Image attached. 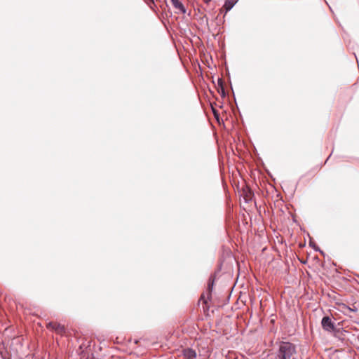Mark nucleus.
Here are the masks:
<instances>
[{
    "label": "nucleus",
    "mask_w": 359,
    "mask_h": 359,
    "mask_svg": "<svg viewBox=\"0 0 359 359\" xmlns=\"http://www.w3.org/2000/svg\"><path fill=\"white\" fill-rule=\"evenodd\" d=\"M215 285V277L211 276L208 282V286L205 293H203L201 297V300L203 301V304H208V302L212 299V292Z\"/></svg>",
    "instance_id": "f03ea898"
},
{
    "label": "nucleus",
    "mask_w": 359,
    "mask_h": 359,
    "mask_svg": "<svg viewBox=\"0 0 359 359\" xmlns=\"http://www.w3.org/2000/svg\"><path fill=\"white\" fill-rule=\"evenodd\" d=\"M212 0H203V1L207 4H208Z\"/></svg>",
    "instance_id": "2eb2a0df"
},
{
    "label": "nucleus",
    "mask_w": 359,
    "mask_h": 359,
    "mask_svg": "<svg viewBox=\"0 0 359 359\" xmlns=\"http://www.w3.org/2000/svg\"><path fill=\"white\" fill-rule=\"evenodd\" d=\"M238 0H225L224 4V9L225 10V13L230 11L231 8L235 6V4L238 2Z\"/></svg>",
    "instance_id": "0eeeda50"
},
{
    "label": "nucleus",
    "mask_w": 359,
    "mask_h": 359,
    "mask_svg": "<svg viewBox=\"0 0 359 359\" xmlns=\"http://www.w3.org/2000/svg\"><path fill=\"white\" fill-rule=\"evenodd\" d=\"M47 328L55 331L57 334H64L66 332L65 327L60 323L49 322L47 324Z\"/></svg>",
    "instance_id": "20e7f679"
},
{
    "label": "nucleus",
    "mask_w": 359,
    "mask_h": 359,
    "mask_svg": "<svg viewBox=\"0 0 359 359\" xmlns=\"http://www.w3.org/2000/svg\"><path fill=\"white\" fill-rule=\"evenodd\" d=\"M182 355L184 359H194L196 358L197 354L195 350L191 348L183 349Z\"/></svg>",
    "instance_id": "39448f33"
},
{
    "label": "nucleus",
    "mask_w": 359,
    "mask_h": 359,
    "mask_svg": "<svg viewBox=\"0 0 359 359\" xmlns=\"http://www.w3.org/2000/svg\"><path fill=\"white\" fill-rule=\"evenodd\" d=\"M331 154L328 156V158L326 159L325 163L328 161L329 158H330Z\"/></svg>",
    "instance_id": "dca6fc26"
},
{
    "label": "nucleus",
    "mask_w": 359,
    "mask_h": 359,
    "mask_svg": "<svg viewBox=\"0 0 359 359\" xmlns=\"http://www.w3.org/2000/svg\"><path fill=\"white\" fill-rule=\"evenodd\" d=\"M321 326L325 331L331 332L334 330L335 325L330 316H325L321 320Z\"/></svg>",
    "instance_id": "7ed1b4c3"
},
{
    "label": "nucleus",
    "mask_w": 359,
    "mask_h": 359,
    "mask_svg": "<svg viewBox=\"0 0 359 359\" xmlns=\"http://www.w3.org/2000/svg\"><path fill=\"white\" fill-rule=\"evenodd\" d=\"M310 245L313 248L315 251H318L321 254H323V252L321 251L318 245H316L315 243H313L312 241H310Z\"/></svg>",
    "instance_id": "9d476101"
},
{
    "label": "nucleus",
    "mask_w": 359,
    "mask_h": 359,
    "mask_svg": "<svg viewBox=\"0 0 359 359\" xmlns=\"http://www.w3.org/2000/svg\"><path fill=\"white\" fill-rule=\"evenodd\" d=\"M346 332V330H343L340 327H334V330L332 331L330 333H332L333 336L335 338L339 339V340H344L345 337V333Z\"/></svg>",
    "instance_id": "423d86ee"
},
{
    "label": "nucleus",
    "mask_w": 359,
    "mask_h": 359,
    "mask_svg": "<svg viewBox=\"0 0 359 359\" xmlns=\"http://www.w3.org/2000/svg\"><path fill=\"white\" fill-rule=\"evenodd\" d=\"M344 306L346 308H347L348 309H349L350 311H354V312H355V311H358V309H357V308H355V307H354L353 309H351V308H350V307H348V306H345L344 304Z\"/></svg>",
    "instance_id": "ddd939ff"
},
{
    "label": "nucleus",
    "mask_w": 359,
    "mask_h": 359,
    "mask_svg": "<svg viewBox=\"0 0 359 359\" xmlns=\"http://www.w3.org/2000/svg\"><path fill=\"white\" fill-rule=\"evenodd\" d=\"M173 6L178 9L182 13L184 14L186 13V9L184 5L181 1L179 0H170Z\"/></svg>",
    "instance_id": "6e6552de"
},
{
    "label": "nucleus",
    "mask_w": 359,
    "mask_h": 359,
    "mask_svg": "<svg viewBox=\"0 0 359 359\" xmlns=\"http://www.w3.org/2000/svg\"><path fill=\"white\" fill-rule=\"evenodd\" d=\"M218 92L220 93L222 97H224L226 96V91L224 88L218 89Z\"/></svg>",
    "instance_id": "9b49d317"
},
{
    "label": "nucleus",
    "mask_w": 359,
    "mask_h": 359,
    "mask_svg": "<svg viewBox=\"0 0 359 359\" xmlns=\"http://www.w3.org/2000/svg\"><path fill=\"white\" fill-rule=\"evenodd\" d=\"M274 359H301L297 353L296 346L289 341H280L275 352Z\"/></svg>",
    "instance_id": "f257e3e1"
},
{
    "label": "nucleus",
    "mask_w": 359,
    "mask_h": 359,
    "mask_svg": "<svg viewBox=\"0 0 359 359\" xmlns=\"http://www.w3.org/2000/svg\"><path fill=\"white\" fill-rule=\"evenodd\" d=\"M217 83L218 89L224 88V83L222 78H218Z\"/></svg>",
    "instance_id": "1a4fd4ad"
},
{
    "label": "nucleus",
    "mask_w": 359,
    "mask_h": 359,
    "mask_svg": "<svg viewBox=\"0 0 359 359\" xmlns=\"http://www.w3.org/2000/svg\"><path fill=\"white\" fill-rule=\"evenodd\" d=\"M252 192L250 191L245 196V200L246 202H248L249 200L251 199V197H252Z\"/></svg>",
    "instance_id": "f8f14e48"
},
{
    "label": "nucleus",
    "mask_w": 359,
    "mask_h": 359,
    "mask_svg": "<svg viewBox=\"0 0 359 359\" xmlns=\"http://www.w3.org/2000/svg\"><path fill=\"white\" fill-rule=\"evenodd\" d=\"M151 4H154V0H149V2H147V4L149 5V6L151 7Z\"/></svg>",
    "instance_id": "4468645a"
},
{
    "label": "nucleus",
    "mask_w": 359,
    "mask_h": 359,
    "mask_svg": "<svg viewBox=\"0 0 359 359\" xmlns=\"http://www.w3.org/2000/svg\"><path fill=\"white\" fill-rule=\"evenodd\" d=\"M214 114H215V116L217 118L218 114H216L215 111H214Z\"/></svg>",
    "instance_id": "f3484780"
}]
</instances>
